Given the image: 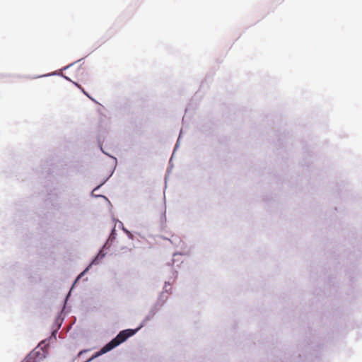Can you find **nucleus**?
I'll use <instances>...</instances> for the list:
<instances>
[{"instance_id": "1", "label": "nucleus", "mask_w": 362, "mask_h": 362, "mask_svg": "<svg viewBox=\"0 0 362 362\" xmlns=\"http://www.w3.org/2000/svg\"><path fill=\"white\" fill-rule=\"evenodd\" d=\"M136 332V330L134 329H125L121 331L115 338L111 340L108 344H107L105 346H103L101 350V354H105L106 352L110 351L115 347L117 346L124 341H126L129 337L134 335Z\"/></svg>"}, {"instance_id": "2", "label": "nucleus", "mask_w": 362, "mask_h": 362, "mask_svg": "<svg viewBox=\"0 0 362 362\" xmlns=\"http://www.w3.org/2000/svg\"><path fill=\"white\" fill-rule=\"evenodd\" d=\"M39 351L33 350L21 362H38L41 358Z\"/></svg>"}, {"instance_id": "3", "label": "nucleus", "mask_w": 362, "mask_h": 362, "mask_svg": "<svg viewBox=\"0 0 362 362\" xmlns=\"http://www.w3.org/2000/svg\"><path fill=\"white\" fill-rule=\"evenodd\" d=\"M76 86H78V88H79L82 91H83V93L85 95H86L88 98H90V97L88 95V94L86 92V90H84V89H83V88H82L80 86V85L76 84Z\"/></svg>"}, {"instance_id": "4", "label": "nucleus", "mask_w": 362, "mask_h": 362, "mask_svg": "<svg viewBox=\"0 0 362 362\" xmlns=\"http://www.w3.org/2000/svg\"><path fill=\"white\" fill-rule=\"evenodd\" d=\"M114 232H115V229L112 230V232L110 236V238H111V239L115 238V233Z\"/></svg>"}, {"instance_id": "5", "label": "nucleus", "mask_w": 362, "mask_h": 362, "mask_svg": "<svg viewBox=\"0 0 362 362\" xmlns=\"http://www.w3.org/2000/svg\"><path fill=\"white\" fill-rule=\"evenodd\" d=\"M87 269H86L83 272H81V275H80V276H78V279L81 275H83V274L86 272V270H87Z\"/></svg>"}]
</instances>
